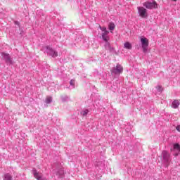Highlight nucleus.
I'll return each instance as SVG.
<instances>
[{
  "label": "nucleus",
  "mask_w": 180,
  "mask_h": 180,
  "mask_svg": "<svg viewBox=\"0 0 180 180\" xmlns=\"http://www.w3.org/2000/svg\"><path fill=\"white\" fill-rule=\"evenodd\" d=\"M143 5L147 9H157V8H158V4H157V2L154 0L152 1H146L143 3Z\"/></svg>",
  "instance_id": "obj_3"
},
{
  "label": "nucleus",
  "mask_w": 180,
  "mask_h": 180,
  "mask_svg": "<svg viewBox=\"0 0 180 180\" xmlns=\"http://www.w3.org/2000/svg\"><path fill=\"white\" fill-rule=\"evenodd\" d=\"M108 27H109V30H110V32H112V30H115V23L113 22H110L108 25Z\"/></svg>",
  "instance_id": "obj_14"
},
{
  "label": "nucleus",
  "mask_w": 180,
  "mask_h": 180,
  "mask_svg": "<svg viewBox=\"0 0 180 180\" xmlns=\"http://www.w3.org/2000/svg\"><path fill=\"white\" fill-rule=\"evenodd\" d=\"M70 84L72 89L75 88V79H71Z\"/></svg>",
  "instance_id": "obj_17"
},
{
  "label": "nucleus",
  "mask_w": 180,
  "mask_h": 180,
  "mask_svg": "<svg viewBox=\"0 0 180 180\" xmlns=\"http://www.w3.org/2000/svg\"><path fill=\"white\" fill-rule=\"evenodd\" d=\"M45 51L47 53L49 56H51V57H53V58L55 57H58V52L56 51V50L53 49L50 46H46Z\"/></svg>",
  "instance_id": "obj_5"
},
{
  "label": "nucleus",
  "mask_w": 180,
  "mask_h": 180,
  "mask_svg": "<svg viewBox=\"0 0 180 180\" xmlns=\"http://www.w3.org/2000/svg\"><path fill=\"white\" fill-rule=\"evenodd\" d=\"M96 168H98V169H103V167H105V163L103 162H98L96 165Z\"/></svg>",
  "instance_id": "obj_12"
},
{
  "label": "nucleus",
  "mask_w": 180,
  "mask_h": 180,
  "mask_svg": "<svg viewBox=\"0 0 180 180\" xmlns=\"http://www.w3.org/2000/svg\"><path fill=\"white\" fill-rule=\"evenodd\" d=\"M59 175H63L64 174V170L63 169H61L60 170V172L58 173Z\"/></svg>",
  "instance_id": "obj_24"
},
{
  "label": "nucleus",
  "mask_w": 180,
  "mask_h": 180,
  "mask_svg": "<svg viewBox=\"0 0 180 180\" xmlns=\"http://www.w3.org/2000/svg\"><path fill=\"white\" fill-rule=\"evenodd\" d=\"M1 56L6 63H7V64H13V60H12L11 56H9V53L2 52Z\"/></svg>",
  "instance_id": "obj_8"
},
{
  "label": "nucleus",
  "mask_w": 180,
  "mask_h": 180,
  "mask_svg": "<svg viewBox=\"0 0 180 180\" xmlns=\"http://www.w3.org/2000/svg\"><path fill=\"white\" fill-rule=\"evenodd\" d=\"M112 74H115V75H120L122 72H123V67L120 65V64H117L116 67H114L111 70Z\"/></svg>",
  "instance_id": "obj_6"
},
{
  "label": "nucleus",
  "mask_w": 180,
  "mask_h": 180,
  "mask_svg": "<svg viewBox=\"0 0 180 180\" xmlns=\"http://www.w3.org/2000/svg\"><path fill=\"white\" fill-rule=\"evenodd\" d=\"M179 105H180L179 101H178V100H174V101H173V102L172 103V108H173V109H178Z\"/></svg>",
  "instance_id": "obj_11"
},
{
  "label": "nucleus",
  "mask_w": 180,
  "mask_h": 180,
  "mask_svg": "<svg viewBox=\"0 0 180 180\" xmlns=\"http://www.w3.org/2000/svg\"><path fill=\"white\" fill-rule=\"evenodd\" d=\"M52 102H53V98L51 96H47L45 100V103L49 104V103H51Z\"/></svg>",
  "instance_id": "obj_15"
},
{
  "label": "nucleus",
  "mask_w": 180,
  "mask_h": 180,
  "mask_svg": "<svg viewBox=\"0 0 180 180\" xmlns=\"http://www.w3.org/2000/svg\"><path fill=\"white\" fill-rule=\"evenodd\" d=\"M176 130H177V131H179L180 133V125H178L176 127Z\"/></svg>",
  "instance_id": "obj_23"
},
{
  "label": "nucleus",
  "mask_w": 180,
  "mask_h": 180,
  "mask_svg": "<svg viewBox=\"0 0 180 180\" xmlns=\"http://www.w3.org/2000/svg\"><path fill=\"white\" fill-rule=\"evenodd\" d=\"M32 174H33L34 178H36V179H37V180H47V178L44 177L43 176V174L37 172V170H36V169H32Z\"/></svg>",
  "instance_id": "obj_7"
},
{
  "label": "nucleus",
  "mask_w": 180,
  "mask_h": 180,
  "mask_svg": "<svg viewBox=\"0 0 180 180\" xmlns=\"http://www.w3.org/2000/svg\"><path fill=\"white\" fill-rule=\"evenodd\" d=\"M171 152L174 153L175 157L180 154V146L179 143H175L173 145V148L171 149Z\"/></svg>",
  "instance_id": "obj_9"
},
{
  "label": "nucleus",
  "mask_w": 180,
  "mask_h": 180,
  "mask_svg": "<svg viewBox=\"0 0 180 180\" xmlns=\"http://www.w3.org/2000/svg\"><path fill=\"white\" fill-rule=\"evenodd\" d=\"M102 39L104 41H109V31H105V32H102Z\"/></svg>",
  "instance_id": "obj_10"
},
{
  "label": "nucleus",
  "mask_w": 180,
  "mask_h": 180,
  "mask_svg": "<svg viewBox=\"0 0 180 180\" xmlns=\"http://www.w3.org/2000/svg\"><path fill=\"white\" fill-rule=\"evenodd\" d=\"M138 13L141 18L146 19L148 16V13H147V9L143 6L137 7Z\"/></svg>",
  "instance_id": "obj_4"
},
{
  "label": "nucleus",
  "mask_w": 180,
  "mask_h": 180,
  "mask_svg": "<svg viewBox=\"0 0 180 180\" xmlns=\"http://www.w3.org/2000/svg\"><path fill=\"white\" fill-rule=\"evenodd\" d=\"M88 113H89V110H83L81 112V115H82V116H86V115H88Z\"/></svg>",
  "instance_id": "obj_21"
},
{
  "label": "nucleus",
  "mask_w": 180,
  "mask_h": 180,
  "mask_svg": "<svg viewBox=\"0 0 180 180\" xmlns=\"http://www.w3.org/2000/svg\"><path fill=\"white\" fill-rule=\"evenodd\" d=\"M124 49H127V50H131V49H132L131 44H130V42H129V41H127L124 43Z\"/></svg>",
  "instance_id": "obj_13"
},
{
  "label": "nucleus",
  "mask_w": 180,
  "mask_h": 180,
  "mask_svg": "<svg viewBox=\"0 0 180 180\" xmlns=\"http://www.w3.org/2000/svg\"><path fill=\"white\" fill-rule=\"evenodd\" d=\"M15 25H19V22L15 21Z\"/></svg>",
  "instance_id": "obj_25"
},
{
  "label": "nucleus",
  "mask_w": 180,
  "mask_h": 180,
  "mask_svg": "<svg viewBox=\"0 0 180 180\" xmlns=\"http://www.w3.org/2000/svg\"><path fill=\"white\" fill-rule=\"evenodd\" d=\"M101 30L103 32H108L107 30H106V27H101V26H99Z\"/></svg>",
  "instance_id": "obj_22"
},
{
  "label": "nucleus",
  "mask_w": 180,
  "mask_h": 180,
  "mask_svg": "<svg viewBox=\"0 0 180 180\" xmlns=\"http://www.w3.org/2000/svg\"><path fill=\"white\" fill-rule=\"evenodd\" d=\"M174 1H176V0H174Z\"/></svg>",
  "instance_id": "obj_26"
},
{
  "label": "nucleus",
  "mask_w": 180,
  "mask_h": 180,
  "mask_svg": "<svg viewBox=\"0 0 180 180\" xmlns=\"http://www.w3.org/2000/svg\"><path fill=\"white\" fill-rule=\"evenodd\" d=\"M155 89H157L158 92H161L162 91H164V89L162 88V86H161V85L156 86Z\"/></svg>",
  "instance_id": "obj_19"
},
{
  "label": "nucleus",
  "mask_w": 180,
  "mask_h": 180,
  "mask_svg": "<svg viewBox=\"0 0 180 180\" xmlns=\"http://www.w3.org/2000/svg\"><path fill=\"white\" fill-rule=\"evenodd\" d=\"M140 41L142 47V50L143 53H147L148 51V39L141 37L140 38Z\"/></svg>",
  "instance_id": "obj_2"
},
{
  "label": "nucleus",
  "mask_w": 180,
  "mask_h": 180,
  "mask_svg": "<svg viewBox=\"0 0 180 180\" xmlns=\"http://www.w3.org/2000/svg\"><path fill=\"white\" fill-rule=\"evenodd\" d=\"M162 162L165 167V168H168L169 167V164H171V154L168 153L167 150H163L162 152Z\"/></svg>",
  "instance_id": "obj_1"
},
{
  "label": "nucleus",
  "mask_w": 180,
  "mask_h": 180,
  "mask_svg": "<svg viewBox=\"0 0 180 180\" xmlns=\"http://www.w3.org/2000/svg\"><path fill=\"white\" fill-rule=\"evenodd\" d=\"M4 180H12V176L9 174H6L4 176Z\"/></svg>",
  "instance_id": "obj_18"
},
{
  "label": "nucleus",
  "mask_w": 180,
  "mask_h": 180,
  "mask_svg": "<svg viewBox=\"0 0 180 180\" xmlns=\"http://www.w3.org/2000/svg\"><path fill=\"white\" fill-rule=\"evenodd\" d=\"M105 49H106V50H110V44L108 41H105Z\"/></svg>",
  "instance_id": "obj_20"
},
{
  "label": "nucleus",
  "mask_w": 180,
  "mask_h": 180,
  "mask_svg": "<svg viewBox=\"0 0 180 180\" xmlns=\"http://www.w3.org/2000/svg\"><path fill=\"white\" fill-rule=\"evenodd\" d=\"M60 99H61L62 102H67L68 101V96L63 95L60 96Z\"/></svg>",
  "instance_id": "obj_16"
}]
</instances>
